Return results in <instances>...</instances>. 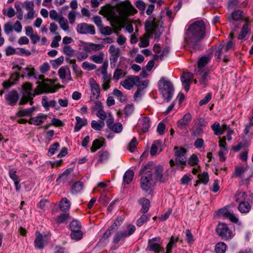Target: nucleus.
Here are the masks:
<instances>
[{"label":"nucleus","mask_w":253,"mask_h":253,"mask_svg":"<svg viewBox=\"0 0 253 253\" xmlns=\"http://www.w3.org/2000/svg\"><path fill=\"white\" fill-rule=\"evenodd\" d=\"M139 203L142 206L141 211L143 213H146L149 209L150 201L149 200L142 198L139 200Z\"/></svg>","instance_id":"32"},{"label":"nucleus","mask_w":253,"mask_h":253,"mask_svg":"<svg viewBox=\"0 0 253 253\" xmlns=\"http://www.w3.org/2000/svg\"><path fill=\"white\" fill-rule=\"evenodd\" d=\"M200 182L207 184L209 181V177L208 172H204L202 174L198 175Z\"/></svg>","instance_id":"56"},{"label":"nucleus","mask_w":253,"mask_h":253,"mask_svg":"<svg viewBox=\"0 0 253 253\" xmlns=\"http://www.w3.org/2000/svg\"><path fill=\"white\" fill-rule=\"evenodd\" d=\"M191 135L193 136H198L201 135L203 132V128L194 124L191 130Z\"/></svg>","instance_id":"44"},{"label":"nucleus","mask_w":253,"mask_h":253,"mask_svg":"<svg viewBox=\"0 0 253 253\" xmlns=\"http://www.w3.org/2000/svg\"><path fill=\"white\" fill-rule=\"evenodd\" d=\"M243 17V11L241 10H236L233 11L228 17L229 22L231 24H234V22L242 19Z\"/></svg>","instance_id":"20"},{"label":"nucleus","mask_w":253,"mask_h":253,"mask_svg":"<svg viewBox=\"0 0 253 253\" xmlns=\"http://www.w3.org/2000/svg\"><path fill=\"white\" fill-rule=\"evenodd\" d=\"M104 143L105 139L104 138L95 139L92 142V146L90 148L91 152L92 153L96 152L103 146Z\"/></svg>","instance_id":"27"},{"label":"nucleus","mask_w":253,"mask_h":253,"mask_svg":"<svg viewBox=\"0 0 253 253\" xmlns=\"http://www.w3.org/2000/svg\"><path fill=\"white\" fill-rule=\"evenodd\" d=\"M76 123L74 127L75 132L79 131L84 126L87 125V120L85 118H81L78 116L75 118Z\"/></svg>","instance_id":"29"},{"label":"nucleus","mask_w":253,"mask_h":253,"mask_svg":"<svg viewBox=\"0 0 253 253\" xmlns=\"http://www.w3.org/2000/svg\"><path fill=\"white\" fill-rule=\"evenodd\" d=\"M150 120L148 117H143L140 120V124L142 125V130L143 132H145L148 130L150 126Z\"/></svg>","instance_id":"36"},{"label":"nucleus","mask_w":253,"mask_h":253,"mask_svg":"<svg viewBox=\"0 0 253 253\" xmlns=\"http://www.w3.org/2000/svg\"><path fill=\"white\" fill-rule=\"evenodd\" d=\"M4 97L6 100L8 102V104L11 106L15 105L19 99L18 93L15 90L9 91Z\"/></svg>","instance_id":"17"},{"label":"nucleus","mask_w":253,"mask_h":253,"mask_svg":"<svg viewBox=\"0 0 253 253\" xmlns=\"http://www.w3.org/2000/svg\"><path fill=\"white\" fill-rule=\"evenodd\" d=\"M159 24V21L153 17H150L145 21V29L148 35L144 34V37L141 38L138 43L140 47H146L149 45V37L152 34H154L155 39H159L163 32L162 27L160 26Z\"/></svg>","instance_id":"2"},{"label":"nucleus","mask_w":253,"mask_h":253,"mask_svg":"<svg viewBox=\"0 0 253 253\" xmlns=\"http://www.w3.org/2000/svg\"><path fill=\"white\" fill-rule=\"evenodd\" d=\"M64 124L62 122L58 119L52 118L50 123H48V127L50 126H55L56 127H60L63 126Z\"/></svg>","instance_id":"61"},{"label":"nucleus","mask_w":253,"mask_h":253,"mask_svg":"<svg viewBox=\"0 0 253 253\" xmlns=\"http://www.w3.org/2000/svg\"><path fill=\"white\" fill-rule=\"evenodd\" d=\"M36 238L34 240V245L36 249L42 250L46 245L47 236H44L39 231H36L35 233Z\"/></svg>","instance_id":"14"},{"label":"nucleus","mask_w":253,"mask_h":253,"mask_svg":"<svg viewBox=\"0 0 253 253\" xmlns=\"http://www.w3.org/2000/svg\"><path fill=\"white\" fill-rule=\"evenodd\" d=\"M2 13L4 15L7 16L9 18L13 17L15 14V10L12 7H10L7 9H3Z\"/></svg>","instance_id":"62"},{"label":"nucleus","mask_w":253,"mask_h":253,"mask_svg":"<svg viewBox=\"0 0 253 253\" xmlns=\"http://www.w3.org/2000/svg\"><path fill=\"white\" fill-rule=\"evenodd\" d=\"M59 23L60 27L65 31H69V26L68 25L67 20L63 17V16L60 17V18L57 21Z\"/></svg>","instance_id":"43"},{"label":"nucleus","mask_w":253,"mask_h":253,"mask_svg":"<svg viewBox=\"0 0 253 253\" xmlns=\"http://www.w3.org/2000/svg\"><path fill=\"white\" fill-rule=\"evenodd\" d=\"M126 230H124L118 231L115 234L112 240V242L114 245L112 246V249L113 250L117 249L119 247V246H117V245L119 242H124L126 238L133 234L136 228L133 225L128 224L126 226Z\"/></svg>","instance_id":"7"},{"label":"nucleus","mask_w":253,"mask_h":253,"mask_svg":"<svg viewBox=\"0 0 253 253\" xmlns=\"http://www.w3.org/2000/svg\"><path fill=\"white\" fill-rule=\"evenodd\" d=\"M82 68L85 70L91 71L95 69L96 68V66L95 64L85 61L82 64Z\"/></svg>","instance_id":"60"},{"label":"nucleus","mask_w":253,"mask_h":253,"mask_svg":"<svg viewBox=\"0 0 253 253\" xmlns=\"http://www.w3.org/2000/svg\"><path fill=\"white\" fill-rule=\"evenodd\" d=\"M159 90L163 96L167 100V102L169 101L173 94L174 88L171 83L164 78L161 79L158 82Z\"/></svg>","instance_id":"8"},{"label":"nucleus","mask_w":253,"mask_h":253,"mask_svg":"<svg viewBox=\"0 0 253 253\" xmlns=\"http://www.w3.org/2000/svg\"><path fill=\"white\" fill-rule=\"evenodd\" d=\"M226 248V245L224 242H220L215 245L214 251L216 253H225Z\"/></svg>","instance_id":"39"},{"label":"nucleus","mask_w":253,"mask_h":253,"mask_svg":"<svg viewBox=\"0 0 253 253\" xmlns=\"http://www.w3.org/2000/svg\"><path fill=\"white\" fill-rule=\"evenodd\" d=\"M19 78V73L16 72L11 75L10 79L3 83V87L8 88L9 87L14 84V82L18 81Z\"/></svg>","instance_id":"22"},{"label":"nucleus","mask_w":253,"mask_h":253,"mask_svg":"<svg viewBox=\"0 0 253 253\" xmlns=\"http://www.w3.org/2000/svg\"><path fill=\"white\" fill-rule=\"evenodd\" d=\"M75 55L79 61H82L88 57V54L84 51H78Z\"/></svg>","instance_id":"55"},{"label":"nucleus","mask_w":253,"mask_h":253,"mask_svg":"<svg viewBox=\"0 0 253 253\" xmlns=\"http://www.w3.org/2000/svg\"><path fill=\"white\" fill-rule=\"evenodd\" d=\"M226 51H224V45L223 44H219L218 46H216V50L215 53V55L217 57V58L219 59V61H220L221 59V54L224 53L226 52Z\"/></svg>","instance_id":"54"},{"label":"nucleus","mask_w":253,"mask_h":253,"mask_svg":"<svg viewBox=\"0 0 253 253\" xmlns=\"http://www.w3.org/2000/svg\"><path fill=\"white\" fill-rule=\"evenodd\" d=\"M111 25L114 27V32L116 34L118 32L121 30L122 27H116V25L120 24V20L118 16L115 15H112L110 17Z\"/></svg>","instance_id":"28"},{"label":"nucleus","mask_w":253,"mask_h":253,"mask_svg":"<svg viewBox=\"0 0 253 253\" xmlns=\"http://www.w3.org/2000/svg\"><path fill=\"white\" fill-rule=\"evenodd\" d=\"M116 7L120 17L123 19H126L137 13L136 9L128 0H125L118 3Z\"/></svg>","instance_id":"5"},{"label":"nucleus","mask_w":253,"mask_h":253,"mask_svg":"<svg viewBox=\"0 0 253 253\" xmlns=\"http://www.w3.org/2000/svg\"><path fill=\"white\" fill-rule=\"evenodd\" d=\"M175 161L172 159L169 161L170 167H173L175 165L183 169L186 164V150L182 147L175 146L174 148Z\"/></svg>","instance_id":"6"},{"label":"nucleus","mask_w":253,"mask_h":253,"mask_svg":"<svg viewBox=\"0 0 253 253\" xmlns=\"http://www.w3.org/2000/svg\"><path fill=\"white\" fill-rule=\"evenodd\" d=\"M196 75L200 84L203 86H206L208 82V71L207 70H196Z\"/></svg>","instance_id":"19"},{"label":"nucleus","mask_w":253,"mask_h":253,"mask_svg":"<svg viewBox=\"0 0 253 253\" xmlns=\"http://www.w3.org/2000/svg\"><path fill=\"white\" fill-rule=\"evenodd\" d=\"M236 200L237 202H239L238 210L241 213H246L250 211L251 207L248 202L242 201H240L238 198H237Z\"/></svg>","instance_id":"24"},{"label":"nucleus","mask_w":253,"mask_h":253,"mask_svg":"<svg viewBox=\"0 0 253 253\" xmlns=\"http://www.w3.org/2000/svg\"><path fill=\"white\" fill-rule=\"evenodd\" d=\"M216 230L218 235L223 240H227L233 237L231 230L225 223H219Z\"/></svg>","instance_id":"10"},{"label":"nucleus","mask_w":253,"mask_h":253,"mask_svg":"<svg viewBox=\"0 0 253 253\" xmlns=\"http://www.w3.org/2000/svg\"><path fill=\"white\" fill-rule=\"evenodd\" d=\"M70 202L66 198H63L60 202V209L62 211H68L70 208Z\"/></svg>","instance_id":"40"},{"label":"nucleus","mask_w":253,"mask_h":253,"mask_svg":"<svg viewBox=\"0 0 253 253\" xmlns=\"http://www.w3.org/2000/svg\"><path fill=\"white\" fill-rule=\"evenodd\" d=\"M63 61L64 57L63 56H61L55 60H50V62L51 65L56 68L61 65L63 62Z\"/></svg>","instance_id":"57"},{"label":"nucleus","mask_w":253,"mask_h":253,"mask_svg":"<svg viewBox=\"0 0 253 253\" xmlns=\"http://www.w3.org/2000/svg\"><path fill=\"white\" fill-rule=\"evenodd\" d=\"M109 128L115 133H119L122 130L123 126L121 124L118 123L113 124L111 127Z\"/></svg>","instance_id":"64"},{"label":"nucleus","mask_w":253,"mask_h":253,"mask_svg":"<svg viewBox=\"0 0 253 253\" xmlns=\"http://www.w3.org/2000/svg\"><path fill=\"white\" fill-rule=\"evenodd\" d=\"M102 47V46L101 44L93 43H89L83 46L84 50L85 52L89 53L98 51L100 50Z\"/></svg>","instance_id":"25"},{"label":"nucleus","mask_w":253,"mask_h":253,"mask_svg":"<svg viewBox=\"0 0 253 253\" xmlns=\"http://www.w3.org/2000/svg\"><path fill=\"white\" fill-rule=\"evenodd\" d=\"M83 183L80 181H78L73 185L71 191L72 193L80 192L83 189Z\"/></svg>","instance_id":"42"},{"label":"nucleus","mask_w":253,"mask_h":253,"mask_svg":"<svg viewBox=\"0 0 253 253\" xmlns=\"http://www.w3.org/2000/svg\"><path fill=\"white\" fill-rule=\"evenodd\" d=\"M134 110V105L132 104H128L124 108V112L126 116L132 114Z\"/></svg>","instance_id":"63"},{"label":"nucleus","mask_w":253,"mask_h":253,"mask_svg":"<svg viewBox=\"0 0 253 253\" xmlns=\"http://www.w3.org/2000/svg\"><path fill=\"white\" fill-rule=\"evenodd\" d=\"M104 56L103 52H100L98 54L90 56L89 59L97 64H100L103 61Z\"/></svg>","instance_id":"38"},{"label":"nucleus","mask_w":253,"mask_h":253,"mask_svg":"<svg viewBox=\"0 0 253 253\" xmlns=\"http://www.w3.org/2000/svg\"><path fill=\"white\" fill-rule=\"evenodd\" d=\"M134 171L132 170L131 169H128L127 170L124 176H123V180L124 182L126 184H129L131 181L133 179V176H134Z\"/></svg>","instance_id":"31"},{"label":"nucleus","mask_w":253,"mask_h":253,"mask_svg":"<svg viewBox=\"0 0 253 253\" xmlns=\"http://www.w3.org/2000/svg\"><path fill=\"white\" fill-rule=\"evenodd\" d=\"M162 242L160 237H155L151 239H149L148 242L147 250L149 251H154L156 253L164 251V249L162 247L161 245Z\"/></svg>","instance_id":"11"},{"label":"nucleus","mask_w":253,"mask_h":253,"mask_svg":"<svg viewBox=\"0 0 253 253\" xmlns=\"http://www.w3.org/2000/svg\"><path fill=\"white\" fill-rule=\"evenodd\" d=\"M91 97L98 99L100 96V89L99 84L94 81L90 82Z\"/></svg>","instance_id":"21"},{"label":"nucleus","mask_w":253,"mask_h":253,"mask_svg":"<svg viewBox=\"0 0 253 253\" xmlns=\"http://www.w3.org/2000/svg\"><path fill=\"white\" fill-rule=\"evenodd\" d=\"M126 73L123 72V70L117 68L115 70L113 74V78L115 80H118L121 77L125 76Z\"/></svg>","instance_id":"59"},{"label":"nucleus","mask_w":253,"mask_h":253,"mask_svg":"<svg viewBox=\"0 0 253 253\" xmlns=\"http://www.w3.org/2000/svg\"><path fill=\"white\" fill-rule=\"evenodd\" d=\"M153 169L155 170V176L154 179L155 180H160L161 181L164 182L163 180V168L162 166L159 165L157 167H155L153 164ZM154 170H153V171Z\"/></svg>","instance_id":"30"},{"label":"nucleus","mask_w":253,"mask_h":253,"mask_svg":"<svg viewBox=\"0 0 253 253\" xmlns=\"http://www.w3.org/2000/svg\"><path fill=\"white\" fill-rule=\"evenodd\" d=\"M81 227L82 226L80 222L77 219L73 220L69 225V228L71 231L74 230H81Z\"/></svg>","instance_id":"41"},{"label":"nucleus","mask_w":253,"mask_h":253,"mask_svg":"<svg viewBox=\"0 0 253 253\" xmlns=\"http://www.w3.org/2000/svg\"><path fill=\"white\" fill-rule=\"evenodd\" d=\"M99 162L102 163L108 159L109 154L107 151H101L99 152Z\"/></svg>","instance_id":"53"},{"label":"nucleus","mask_w":253,"mask_h":253,"mask_svg":"<svg viewBox=\"0 0 253 253\" xmlns=\"http://www.w3.org/2000/svg\"><path fill=\"white\" fill-rule=\"evenodd\" d=\"M91 126L95 130H101L105 126V123L102 120L98 121L93 120L91 123Z\"/></svg>","instance_id":"37"},{"label":"nucleus","mask_w":253,"mask_h":253,"mask_svg":"<svg viewBox=\"0 0 253 253\" xmlns=\"http://www.w3.org/2000/svg\"><path fill=\"white\" fill-rule=\"evenodd\" d=\"M139 83V77L138 76H128L126 79L120 83L124 88L127 89H130L134 85L137 84Z\"/></svg>","instance_id":"15"},{"label":"nucleus","mask_w":253,"mask_h":253,"mask_svg":"<svg viewBox=\"0 0 253 253\" xmlns=\"http://www.w3.org/2000/svg\"><path fill=\"white\" fill-rule=\"evenodd\" d=\"M35 91L32 89V84L30 83H25L22 86V94L23 96L21 99L20 103L25 104L28 101H30V104L33 103L32 100L35 96Z\"/></svg>","instance_id":"9"},{"label":"nucleus","mask_w":253,"mask_h":253,"mask_svg":"<svg viewBox=\"0 0 253 253\" xmlns=\"http://www.w3.org/2000/svg\"><path fill=\"white\" fill-rule=\"evenodd\" d=\"M23 75L22 77L26 76L29 79L33 77L37 80V83L38 84L37 87V93H42L47 92V79H44L42 75L37 76L35 73V68L32 66H29L23 69Z\"/></svg>","instance_id":"3"},{"label":"nucleus","mask_w":253,"mask_h":253,"mask_svg":"<svg viewBox=\"0 0 253 253\" xmlns=\"http://www.w3.org/2000/svg\"><path fill=\"white\" fill-rule=\"evenodd\" d=\"M246 170V168L243 166H236L232 177H242Z\"/></svg>","instance_id":"35"},{"label":"nucleus","mask_w":253,"mask_h":253,"mask_svg":"<svg viewBox=\"0 0 253 253\" xmlns=\"http://www.w3.org/2000/svg\"><path fill=\"white\" fill-rule=\"evenodd\" d=\"M211 129L213 130L214 134L216 135H220L222 134V130L221 129V126L219 123H214L211 126Z\"/></svg>","instance_id":"52"},{"label":"nucleus","mask_w":253,"mask_h":253,"mask_svg":"<svg viewBox=\"0 0 253 253\" xmlns=\"http://www.w3.org/2000/svg\"><path fill=\"white\" fill-rule=\"evenodd\" d=\"M219 212L222 213L225 216L227 217L231 221L234 223H237L238 219L234 214L226 210L220 209Z\"/></svg>","instance_id":"34"},{"label":"nucleus","mask_w":253,"mask_h":253,"mask_svg":"<svg viewBox=\"0 0 253 253\" xmlns=\"http://www.w3.org/2000/svg\"><path fill=\"white\" fill-rule=\"evenodd\" d=\"M62 16V14L61 13H58L55 10L52 9L49 12L50 18L56 21H57Z\"/></svg>","instance_id":"58"},{"label":"nucleus","mask_w":253,"mask_h":253,"mask_svg":"<svg viewBox=\"0 0 253 253\" xmlns=\"http://www.w3.org/2000/svg\"><path fill=\"white\" fill-rule=\"evenodd\" d=\"M71 232L70 236L72 239L75 240H80L82 239L83 233L81 230H74Z\"/></svg>","instance_id":"50"},{"label":"nucleus","mask_w":253,"mask_h":253,"mask_svg":"<svg viewBox=\"0 0 253 253\" xmlns=\"http://www.w3.org/2000/svg\"><path fill=\"white\" fill-rule=\"evenodd\" d=\"M70 218L69 213L65 212L60 214L56 219V222L58 224L64 223Z\"/></svg>","instance_id":"46"},{"label":"nucleus","mask_w":253,"mask_h":253,"mask_svg":"<svg viewBox=\"0 0 253 253\" xmlns=\"http://www.w3.org/2000/svg\"><path fill=\"white\" fill-rule=\"evenodd\" d=\"M46 119L47 116L46 115L40 114L36 117L31 118L30 119H29V123L30 124L38 126L42 124L46 120Z\"/></svg>","instance_id":"23"},{"label":"nucleus","mask_w":253,"mask_h":253,"mask_svg":"<svg viewBox=\"0 0 253 253\" xmlns=\"http://www.w3.org/2000/svg\"><path fill=\"white\" fill-rule=\"evenodd\" d=\"M211 58L209 56H203L201 57L198 61V67L196 70H207L204 67L208 64Z\"/></svg>","instance_id":"26"},{"label":"nucleus","mask_w":253,"mask_h":253,"mask_svg":"<svg viewBox=\"0 0 253 253\" xmlns=\"http://www.w3.org/2000/svg\"><path fill=\"white\" fill-rule=\"evenodd\" d=\"M248 32V24L247 20H246V23L242 27L241 32L239 34L238 39L240 40L243 39L246 37Z\"/></svg>","instance_id":"48"},{"label":"nucleus","mask_w":253,"mask_h":253,"mask_svg":"<svg viewBox=\"0 0 253 253\" xmlns=\"http://www.w3.org/2000/svg\"><path fill=\"white\" fill-rule=\"evenodd\" d=\"M77 31L81 34H90L93 35L95 34L94 26L85 23L78 24L77 27Z\"/></svg>","instance_id":"13"},{"label":"nucleus","mask_w":253,"mask_h":253,"mask_svg":"<svg viewBox=\"0 0 253 253\" xmlns=\"http://www.w3.org/2000/svg\"><path fill=\"white\" fill-rule=\"evenodd\" d=\"M35 107L28 108L26 109L20 110L17 114L19 117L28 116L30 115L35 110Z\"/></svg>","instance_id":"51"},{"label":"nucleus","mask_w":253,"mask_h":253,"mask_svg":"<svg viewBox=\"0 0 253 253\" xmlns=\"http://www.w3.org/2000/svg\"><path fill=\"white\" fill-rule=\"evenodd\" d=\"M153 164L149 162L145 166L142 167L140 170V174L142 175L140 185L142 190L148 191L151 188L153 181L152 172Z\"/></svg>","instance_id":"4"},{"label":"nucleus","mask_w":253,"mask_h":253,"mask_svg":"<svg viewBox=\"0 0 253 253\" xmlns=\"http://www.w3.org/2000/svg\"><path fill=\"white\" fill-rule=\"evenodd\" d=\"M178 237L175 238L173 236L171 237L166 247V253H171L172 249L176 247V244L178 242Z\"/></svg>","instance_id":"33"},{"label":"nucleus","mask_w":253,"mask_h":253,"mask_svg":"<svg viewBox=\"0 0 253 253\" xmlns=\"http://www.w3.org/2000/svg\"><path fill=\"white\" fill-rule=\"evenodd\" d=\"M206 35V26L203 20L198 21L189 27L184 38L188 44L195 45L196 43L204 38Z\"/></svg>","instance_id":"1"},{"label":"nucleus","mask_w":253,"mask_h":253,"mask_svg":"<svg viewBox=\"0 0 253 253\" xmlns=\"http://www.w3.org/2000/svg\"><path fill=\"white\" fill-rule=\"evenodd\" d=\"M112 231L111 229H110V228H108L103 234L99 242L100 243H108L109 241V239L111 235Z\"/></svg>","instance_id":"45"},{"label":"nucleus","mask_w":253,"mask_h":253,"mask_svg":"<svg viewBox=\"0 0 253 253\" xmlns=\"http://www.w3.org/2000/svg\"><path fill=\"white\" fill-rule=\"evenodd\" d=\"M123 221V217L122 216L118 217L114 221L112 225L109 228H110V229H111L112 231L118 229V228L122 224Z\"/></svg>","instance_id":"47"},{"label":"nucleus","mask_w":253,"mask_h":253,"mask_svg":"<svg viewBox=\"0 0 253 253\" xmlns=\"http://www.w3.org/2000/svg\"><path fill=\"white\" fill-rule=\"evenodd\" d=\"M192 120V117L190 113H186L183 118L179 120L177 123V127L180 129L186 128Z\"/></svg>","instance_id":"18"},{"label":"nucleus","mask_w":253,"mask_h":253,"mask_svg":"<svg viewBox=\"0 0 253 253\" xmlns=\"http://www.w3.org/2000/svg\"><path fill=\"white\" fill-rule=\"evenodd\" d=\"M194 75L190 72L184 73L181 76L180 79L184 88L186 91L190 89V81L193 78Z\"/></svg>","instance_id":"16"},{"label":"nucleus","mask_w":253,"mask_h":253,"mask_svg":"<svg viewBox=\"0 0 253 253\" xmlns=\"http://www.w3.org/2000/svg\"><path fill=\"white\" fill-rule=\"evenodd\" d=\"M109 51L110 54V61L111 68H115L116 63L120 55V49L116 47L114 45H111L109 47Z\"/></svg>","instance_id":"12"},{"label":"nucleus","mask_w":253,"mask_h":253,"mask_svg":"<svg viewBox=\"0 0 253 253\" xmlns=\"http://www.w3.org/2000/svg\"><path fill=\"white\" fill-rule=\"evenodd\" d=\"M150 215L148 214H143L141 217L137 220L136 225L137 226L141 227L144 223L147 222L150 219Z\"/></svg>","instance_id":"49"}]
</instances>
